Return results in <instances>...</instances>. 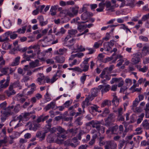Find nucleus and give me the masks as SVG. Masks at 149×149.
Here are the masks:
<instances>
[{"label": "nucleus", "mask_w": 149, "mask_h": 149, "mask_svg": "<svg viewBox=\"0 0 149 149\" xmlns=\"http://www.w3.org/2000/svg\"><path fill=\"white\" fill-rule=\"evenodd\" d=\"M7 103L6 102H4L0 104V110L2 109L4 111L6 109Z\"/></svg>", "instance_id": "obj_48"}, {"label": "nucleus", "mask_w": 149, "mask_h": 149, "mask_svg": "<svg viewBox=\"0 0 149 149\" xmlns=\"http://www.w3.org/2000/svg\"><path fill=\"white\" fill-rule=\"evenodd\" d=\"M142 128L145 130H149V123L146 119L144 120L141 124Z\"/></svg>", "instance_id": "obj_20"}, {"label": "nucleus", "mask_w": 149, "mask_h": 149, "mask_svg": "<svg viewBox=\"0 0 149 149\" xmlns=\"http://www.w3.org/2000/svg\"><path fill=\"white\" fill-rule=\"evenodd\" d=\"M20 57L19 56L15 58L13 61L11 63L10 65L12 66H15L18 65L20 63Z\"/></svg>", "instance_id": "obj_21"}, {"label": "nucleus", "mask_w": 149, "mask_h": 149, "mask_svg": "<svg viewBox=\"0 0 149 149\" xmlns=\"http://www.w3.org/2000/svg\"><path fill=\"white\" fill-rule=\"evenodd\" d=\"M66 31V30H65L63 28H61L60 29V31L57 32L56 35H62L64 34Z\"/></svg>", "instance_id": "obj_47"}, {"label": "nucleus", "mask_w": 149, "mask_h": 149, "mask_svg": "<svg viewBox=\"0 0 149 149\" xmlns=\"http://www.w3.org/2000/svg\"><path fill=\"white\" fill-rule=\"evenodd\" d=\"M11 26V21L8 19L5 22V26L7 28H9Z\"/></svg>", "instance_id": "obj_49"}, {"label": "nucleus", "mask_w": 149, "mask_h": 149, "mask_svg": "<svg viewBox=\"0 0 149 149\" xmlns=\"http://www.w3.org/2000/svg\"><path fill=\"white\" fill-rule=\"evenodd\" d=\"M40 126V125L38 123H33L32 125V127H29V130H32L34 131H36L39 128Z\"/></svg>", "instance_id": "obj_24"}, {"label": "nucleus", "mask_w": 149, "mask_h": 149, "mask_svg": "<svg viewBox=\"0 0 149 149\" xmlns=\"http://www.w3.org/2000/svg\"><path fill=\"white\" fill-rule=\"evenodd\" d=\"M37 19L39 21L40 25L41 26H44L48 23V22L47 21H44V19L42 16H39L38 17Z\"/></svg>", "instance_id": "obj_19"}, {"label": "nucleus", "mask_w": 149, "mask_h": 149, "mask_svg": "<svg viewBox=\"0 0 149 149\" xmlns=\"http://www.w3.org/2000/svg\"><path fill=\"white\" fill-rule=\"evenodd\" d=\"M39 61L38 60H36L34 61H33L29 63V65L31 67L35 68L39 66Z\"/></svg>", "instance_id": "obj_29"}, {"label": "nucleus", "mask_w": 149, "mask_h": 149, "mask_svg": "<svg viewBox=\"0 0 149 149\" xmlns=\"http://www.w3.org/2000/svg\"><path fill=\"white\" fill-rule=\"evenodd\" d=\"M125 142V141L124 140H122L120 141L119 144L118 145L119 149H121L123 147V146Z\"/></svg>", "instance_id": "obj_57"}, {"label": "nucleus", "mask_w": 149, "mask_h": 149, "mask_svg": "<svg viewBox=\"0 0 149 149\" xmlns=\"http://www.w3.org/2000/svg\"><path fill=\"white\" fill-rule=\"evenodd\" d=\"M26 26H23L22 28L18 29L15 32L17 33L20 34H23L25 32L26 30Z\"/></svg>", "instance_id": "obj_33"}, {"label": "nucleus", "mask_w": 149, "mask_h": 149, "mask_svg": "<svg viewBox=\"0 0 149 149\" xmlns=\"http://www.w3.org/2000/svg\"><path fill=\"white\" fill-rule=\"evenodd\" d=\"M88 59L85 60L83 63L80 65L81 68H83V69L82 70V72H86L88 70L89 67V65L88 64Z\"/></svg>", "instance_id": "obj_14"}, {"label": "nucleus", "mask_w": 149, "mask_h": 149, "mask_svg": "<svg viewBox=\"0 0 149 149\" xmlns=\"http://www.w3.org/2000/svg\"><path fill=\"white\" fill-rule=\"evenodd\" d=\"M93 15V14L92 13L86 11L82 14L81 15V19L82 20L85 21Z\"/></svg>", "instance_id": "obj_11"}, {"label": "nucleus", "mask_w": 149, "mask_h": 149, "mask_svg": "<svg viewBox=\"0 0 149 149\" xmlns=\"http://www.w3.org/2000/svg\"><path fill=\"white\" fill-rule=\"evenodd\" d=\"M32 114L31 112H24L21 114L19 117V118L20 121L23 120H29L30 115Z\"/></svg>", "instance_id": "obj_10"}, {"label": "nucleus", "mask_w": 149, "mask_h": 149, "mask_svg": "<svg viewBox=\"0 0 149 149\" xmlns=\"http://www.w3.org/2000/svg\"><path fill=\"white\" fill-rule=\"evenodd\" d=\"M148 69V67L146 65H144L143 67L141 68L139 70V71L143 73L146 72Z\"/></svg>", "instance_id": "obj_51"}, {"label": "nucleus", "mask_w": 149, "mask_h": 149, "mask_svg": "<svg viewBox=\"0 0 149 149\" xmlns=\"http://www.w3.org/2000/svg\"><path fill=\"white\" fill-rule=\"evenodd\" d=\"M61 72L59 70H58L56 73L54 74L51 79V83L52 84L56 81L61 76Z\"/></svg>", "instance_id": "obj_18"}, {"label": "nucleus", "mask_w": 149, "mask_h": 149, "mask_svg": "<svg viewBox=\"0 0 149 149\" xmlns=\"http://www.w3.org/2000/svg\"><path fill=\"white\" fill-rule=\"evenodd\" d=\"M139 102L138 98H136L135 100L133 102V107H136L137 105Z\"/></svg>", "instance_id": "obj_63"}, {"label": "nucleus", "mask_w": 149, "mask_h": 149, "mask_svg": "<svg viewBox=\"0 0 149 149\" xmlns=\"http://www.w3.org/2000/svg\"><path fill=\"white\" fill-rule=\"evenodd\" d=\"M89 6V4H85L83 5V6L82 8V10H80L79 12L80 13H81L84 11H87L88 7Z\"/></svg>", "instance_id": "obj_35"}, {"label": "nucleus", "mask_w": 149, "mask_h": 149, "mask_svg": "<svg viewBox=\"0 0 149 149\" xmlns=\"http://www.w3.org/2000/svg\"><path fill=\"white\" fill-rule=\"evenodd\" d=\"M84 56V54L82 53H78L74 54H73L72 56L74 57H78L79 58H81Z\"/></svg>", "instance_id": "obj_55"}, {"label": "nucleus", "mask_w": 149, "mask_h": 149, "mask_svg": "<svg viewBox=\"0 0 149 149\" xmlns=\"http://www.w3.org/2000/svg\"><path fill=\"white\" fill-rule=\"evenodd\" d=\"M37 81L39 85L44 84L45 83L44 76L38 77L37 79Z\"/></svg>", "instance_id": "obj_28"}, {"label": "nucleus", "mask_w": 149, "mask_h": 149, "mask_svg": "<svg viewBox=\"0 0 149 149\" xmlns=\"http://www.w3.org/2000/svg\"><path fill=\"white\" fill-rule=\"evenodd\" d=\"M35 90V88H32L30 90L27 92L26 95H30L33 94Z\"/></svg>", "instance_id": "obj_58"}, {"label": "nucleus", "mask_w": 149, "mask_h": 149, "mask_svg": "<svg viewBox=\"0 0 149 149\" xmlns=\"http://www.w3.org/2000/svg\"><path fill=\"white\" fill-rule=\"evenodd\" d=\"M59 15L61 17L66 16L67 15V10H63L61 11Z\"/></svg>", "instance_id": "obj_45"}, {"label": "nucleus", "mask_w": 149, "mask_h": 149, "mask_svg": "<svg viewBox=\"0 0 149 149\" xmlns=\"http://www.w3.org/2000/svg\"><path fill=\"white\" fill-rule=\"evenodd\" d=\"M13 88L11 85H10L8 89L5 91V93L8 97H10L12 95H14L16 93V92L13 90Z\"/></svg>", "instance_id": "obj_15"}, {"label": "nucleus", "mask_w": 149, "mask_h": 149, "mask_svg": "<svg viewBox=\"0 0 149 149\" xmlns=\"http://www.w3.org/2000/svg\"><path fill=\"white\" fill-rule=\"evenodd\" d=\"M57 130L59 133V134L62 133H66V132L65 130L60 126H58L57 128Z\"/></svg>", "instance_id": "obj_41"}, {"label": "nucleus", "mask_w": 149, "mask_h": 149, "mask_svg": "<svg viewBox=\"0 0 149 149\" xmlns=\"http://www.w3.org/2000/svg\"><path fill=\"white\" fill-rule=\"evenodd\" d=\"M115 116L114 114L111 113L108 116L107 119L105 121V125L109 126L114 121Z\"/></svg>", "instance_id": "obj_9"}, {"label": "nucleus", "mask_w": 149, "mask_h": 149, "mask_svg": "<svg viewBox=\"0 0 149 149\" xmlns=\"http://www.w3.org/2000/svg\"><path fill=\"white\" fill-rule=\"evenodd\" d=\"M118 128V125H115L111 128V132L112 134H116V132Z\"/></svg>", "instance_id": "obj_43"}, {"label": "nucleus", "mask_w": 149, "mask_h": 149, "mask_svg": "<svg viewBox=\"0 0 149 149\" xmlns=\"http://www.w3.org/2000/svg\"><path fill=\"white\" fill-rule=\"evenodd\" d=\"M58 135H55L53 136L50 140L52 141H55L56 143L58 144L61 143H63V139H66V136L65 135H61L60 134L57 133Z\"/></svg>", "instance_id": "obj_1"}, {"label": "nucleus", "mask_w": 149, "mask_h": 149, "mask_svg": "<svg viewBox=\"0 0 149 149\" xmlns=\"http://www.w3.org/2000/svg\"><path fill=\"white\" fill-rule=\"evenodd\" d=\"M14 135H10L9 136L11 139L13 140L17 138V136L18 135H17L18 134V133L17 132H14Z\"/></svg>", "instance_id": "obj_56"}, {"label": "nucleus", "mask_w": 149, "mask_h": 149, "mask_svg": "<svg viewBox=\"0 0 149 149\" xmlns=\"http://www.w3.org/2000/svg\"><path fill=\"white\" fill-rule=\"evenodd\" d=\"M55 59L57 63H63L65 60V58L62 56H56Z\"/></svg>", "instance_id": "obj_22"}, {"label": "nucleus", "mask_w": 149, "mask_h": 149, "mask_svg": "<svg viewBox=\"0 0 149 149\" xmlns=\"http://www.w3.org/2000/svg\"><path fill=\"white\" fill-rule=\"evenodd\" d=\"M57 108H58V107L56 105V101L53 100L47 104L44 108V109L45 111H47L50 109H56Z\"/></svg>", "instance_id": "obj_7"}, {"label": "nucleus", "mask_w": 149, "mask_h": 149, "mask_svg": "<svg viewBox=\"0 0 149 149\" xmlns=\"http://www.w3.org/2000/svg\"><path fill=\"white\" fill-rule=\"evenodd\" d=\"M110 83L111 84H113L115 82L118 83V84L117 86L119 87H121L124 83V80L121 77L113 78L110 81Z\"/></svg>", "instance_id": "obj_4"}, {"label": "nucleus", "mask_w": 149, "mask_h": 149, "mask_svg": "<svg viewBox=\"0 0 149 149\" xmlns=\"http://www.w3.org/2000/svg\"><path fill=\"white\" fill-rule=\"evenodd\" d=\"M62 119L63 121H71L72 120L73 118L72 117H66L65 116H62Z\"/></svg>", "instance_id": "obj_59"}, {"label": "nucleus", "mask_w": 149, "mask_h": 149, "mask_svg": "<svg viewBox=\"0 0 149 149\" xmlns=\"http://www.w3.org/2000/svg\"><path fill=\"white\" fill-rule=\"evenodd\" d=\"M143 53L145 54V55L149 54V47L148 46H144L142 50Z\"/></svg>", "instance_id": "obj_34"}, {"label": "nucleus", "mask_w": 149, "mask_h": 149, "mask_svg": "<svg viewBox=\"0 0 149 149\" xmlns=\"http://www.w3.org/2000/svg\"><path fill=\"white\" fill-rule=\"evenodd\" d=\"M72 101L68 100L66 101L64 104V105L65 107H68L69 106H70L72 104Z\"/></svg>", "instance_id": "obj_60"}, {"label": "nucleus", "mask_w": 149, "mask_h": 149, "mask_svg": "<svg viewBox=\"0 0 149 149\" xmlns=\"http://www.w3.org/2000/svg\"><path fill=\"white\" fill-rule=\"evenodd\" d=\"M79 9V7L78 6H75L74 7L70 8L74 16L77 15Z\"/></svg>", "instance_id": "obj_31"}, {"label": "nucleus", "mask_w": 149, "mask_h": 149, "mask_svg": "<svg viewBox=\"0 0 149 149\" xmlns=\"http://www.w3.org/2000/svg\"><path fill=\"white\" fill-rule=\"evenodd\" d=\"M117 144L113 141H106L105 149H116Z\"/></svg>", "instance_id": "obj_3"}, {"label": "nucleus", "mask_w": 149, "mask_h": 149, "mask_svg": "<svg viewBox=\"0 0 149 149\" xmlns=\"http://www.w3.org/2000/svg\"><path fill=\"white\" fill-rule=\"evenodd\" d=\"M78 128H76L75 129H71L69 130V132L71 133L74 136L76 134L77 132Z\"/></svg>", "instance_id": "obj_46"}, {"label": "nucleus", "mask_w": 149, "mask_h": 149, "mask_svg": "<svg viewBox=\"0 0 149 149\" xmlns=\"http://www.w3.org/2000/svg\"><path fill=\"white\" fill-rule=\"evenodd\" d=\"M113 98L112 100V102L115 105L118 104L119 103V101L116 95V94L115 93H114L113 95Z\"/></svg>", "instance_id": "obj_32"}, {"label": "nucleus", "mask_w": 149, "mask_h": 149, "mask_svg": "<svg viewBox=\"0 0 149 149\" xmlns=\"http://www.w3.org/2000/svg\"><path fill=\"white\" fill-rule=\"evenodd\" d=\"M142 128L141 127H138L136 129V134H140L142 132L141 130Z\"/></svg>", "instance_id": "obj_62"}, {"label": "nucleus", "mask_w": 149, "mask_h": 149, "mask_svg": "<svg viewBox=\"0 0 149 149\" xmlns=\"http://www.w3.org/2000/svg\"><path fill=\"white\" fill-rule=\"evenodd\" d=\"M104 47L107 51H110L112 48L106 42L104 44Z\"/></svg>", "instance_id": "obj_38"}, {"label": "nucleus", "mask_w": 149, "mask_h": 149, "mask_svg": "<svg viewBox=\"0 0 149 149\" xmlns=\"http://www.w3.org/2000/svg\"><path fill=\"white\" fill-rule=\"evenodd\" d=\"M46 132H44L42 134L40 132H37L36 136L38 138L40 139V140L42 141L44 139Z\"/></svg>", "instance_id": "obj_23"}, {"label": "nucleus", "mask_w": 149, "mask_h": 149, "mask_svg": "<svg viewBox=\"0 0 149 149\" xmlns=\"http://www.w3.org/2000/svg\"><path fill=\"white\" fill-rule=\"evenodd\" d=\"M48 89L47 90V92L44 97L45 99V102H47L50 101L51 100L50 97V95L49 93L48 92Z\"/></svg>", "instance_id": "obj_30"}, {"label": "nucleus", "mask_w": 149, "mask_h": 149, "mask_svg": "<svg viewBox=\"0 0 149 149\" xmlns=\"http://www.w3.org/2000/svg\"><path fill=\"white\" fill-rule=\"evenodd\" d=\"M65 52L66 49H60L57 51V53L58 54L62 55L64 54Z\"/></svg>", "instance_id": "obj_61"}, {"label": "nucleus", "mask_w": 149, "mask_h": 149, "mask_svg": "<svg viewBox=\"0 0 149 149\" xmlns=\"http://www.w3.org/2000/svg\"><path fill=\"white\" fill-rule=\"evenodd\" d=\"M11 33V32L8 31L6 32L2 36H0V42H2L9 40V36Z\"/></svg>", "instance_id": "obj_13"}, {"label": "nucleus", "mask_w": 149, "mask_h": 149, "mask_svg": "<svg viewBox=\"0 0 149 149\" xmlns=\"http://www.w3.org/2000/svg\"><path fill=\"white\" fill-rule=\"evenodd\" d=\"M106 69H104L101 73L100 75L101 78L102 79H105L107 81H109L111 79V75L109 72L105 70Z\"/></svg>", "instance_id": "obj_5"}, {"label": "nucleus", "mask_w": 149, "mask_h": 149, "mask_svg": "<svg viewBox=\"0 0 149 149\" xmlns=\"http://www.w3.org/2000/svg\"><path fill=\"white\" fill-rule=\"evenodd\" d=\"M114 66L113 65H111L109 67L105 68L104 69H106L105 70L109 73H111V72L114 68Z\"/></svg>", "instance_id": "obj_44"}, {"label": "nucleus", "mask_w": 149, "mask_h": 149, "mask_svg": "<svg viewBox=\"0 0 149 149\" xmlns=\"http://www.w3.org/2000/svg\"><path fill=\"white\" fill-rule=\"evenodd\" d=\"M87 75H86L85 74H82V76H81L80 77V81L83 84L84 83V81H85L86 77Z\"/></svg>", "instance_id": "obj_53"}, {"label": "nucleus", "mask_w": 149, "mask_h": 149, "mask_svg": "<svg viewBox=\"0 0 149 149\" xmlns=\"http://www.w3.org/2000/svg\"><path fill=\"white\" fill-rule=\"evenodd\" d=\"M110 88L111 86L109 84L105 86L100 85L98 86V89L101 91L102 93L108 91Z\"/></svg>", "instance_id": "obj_12"}, {"label": "nucleus", "mask_w": 149, "mask_h": 149, "mask_svg": "<svg viewBox=\"0 0 149 149\" xmlns=\"http://www.w3.org/2000/svg\"><path fill=\"white\" fill-rule=\"evenodd\" d=\"M9 69V68L7 67H5L4 68L0 69L1 72L4 74H6L8 73V71Z\"/></svg>", "instance_id": "obj_40"}, {"label": "nucleus", "mask_w": 149, "mask_h": 149, "mask_svg": "<svg viewBox=\"0 0 149 149\" xmlns=\"http://www.w3.org/2000/svg\"><path fill=\"white\" fill-rule=\"evenodd\" d=\"M13 106H10L8 107L4 111L1 110V112L5 116H8L13 114Z\"/></svg>", "instance_id": "obj_6"}, {"label": "nucleus", "mask_w": 149, "mask_h": 149, "mask_svg": "<svg viewBox=\"0 0 149 149\" xmlns=\"http://www.w3.org/2000/svg\"><path fill=\"white\" fill-rule=\"evenodd\" d=\"M71 140L69 139L67 140L65 142V144L68 146H71L74 147H75L78 145V143L73 144V143H68V141H70Z\"/></svg>", "instance_id": "obj_39"}, {"label": "nucleus", "mask_w": 149, "mask_h": 149, "mask_svg": "<svg viewBox=\"0 0 149 149\" xmlns=\"http://www.w3.org/2000/svg\"><path fill=\"white\" fill-rule=\"evenodd\" d=\"M21 107L20 104H18L15 106L13 110L15 113H17L21 110Z\"/></svg>", "instance_id": "obj_36"}, {"label": "nucleus", "mask_w": 149, "mask_h": 149, "mask_svg": "<svg viewBox=\"0 0 149 149\" xmlns=\"http://www.w3.org/2000/svg\"><path fill=\"white\" fill-rule=\"evenodd\" d=\"M5 81V79H4L0 81V84H1L0 87L2 88H5L9 85L10 81V77L9 76H7L6 80V81L4 84H3V83Z\"/></svg>", "instance_id": "obj_8"}, {"label": "nucleus", "mask_w": 149, "mask_h": 149, "mask_svg": "<svg viewBox=\"0 0 149 149\" xmlns=\"http://www.w3.org/2000/svg\"><path fill=\"white\" fill-rule=\"evenodd\" d=\"M89 125H91L93 128H95L97 130H99L100 125L99 122L96 121H91L88 123Z\"/></svg>", "instance_id": "obj_16"}, {"label": "nucleus", "mask_w": 149, "mask_h": 149, "mask_svg": "<svg viewBox=\"0 0 149 149\" xmlns=\"http://www.w3.org/2000/svg\"><path fill=\"white\" fill-rule=\"evenodd\" d=\"M33 54L29 55H27L26 54H24V58L26 59V61H30V58L33 57Z\"/></svg>", "instance_id": "obj_52"}, {"label": "nucleus", "mask_w": 149, "mask_h": 149, "mask_svg": "<svg viewBox=\"0 0 149 149\" xmlns=\"http://www.w3.org/2000/svg\"><path fill=\"white\" fill-rule=\"evenodd\" d=\"M50 131L52 133L50 135H48L47 137V140L49 139H50V140L49 141H51L50 140L51 139V138L52 137H51V136H54V135H56V134H54L53 133L55 132L57 130V128H56L55 127H53L52 128H51L50 129Z\"/></svg>", "instance_id": "obj_25"}, {"label": "nucleus", "mask_w": 149, "mask_h": 149, "mask_svg": "<svg viewBox=\"0 0 149 149\" xmlns=\"http://www.w3.org/2000/svg\"><path fill=\"white\" fill-rule=\"evenodd\" d=\"M68 33L69 35H68L65 37V41H67L70 38H71L70 36H74L76 34L77 32V31L75 29H71L68 31Z\"/></svg>", "instance_id": "obj_17"}, {"label": "nucleus", "mask_w": 149, "mask_h": 149, "mask_svg": "<svg viewBox=\"0 0 149 149\" xmlns=\"http://www.w3.org/2000/svg\"><path fill=\"white\" fill-rule=\"evenodd\" d=\"M120 25L121 26L120 27V29H123L124 30H126V32H127L128 31H129L130 32H131V31L128 28L127 26H125L124 24H120Z\"/></svg>", "instance_id": "obj_54"}, {"label": "nucleus", "mask_w": 149, "mask_h": 149, "mask_svg": "<svg viewBox=\"0 0 149 149\" xmlns=\"http://www.w3.org/2000/svg\"><path fill=\"white\" fill-rule=\"evenodd\" d=\"M100 90L98 89V86L97 88H94L91 90V94L94 96L96 97L98 93L100 91Z\"/></svg>", "instance_id": "obj_26"}, {"label": "nucleus", "mask_w": 149, "mask_h": 149, "mask_svg": "<svg viewBox=\"0 0 149 149\" xmlns=\"http://www.w3.org/2000/svg\"><path fill=\"white\" fill-rule=\"evenodd\" d=\"M105 3L107 8L108 9L107 10H110L113 7L111 5V2L109 1H107Z\"/></svg>", "instance_id": "obj_37"}, {"label": "nucleus", "mask_w": 149, "mask_h": 149, "mask_svg": "<svg viewBox=\"0 0 149 149\" xmlns=\"http://www.w3.org/2000/svg\"><path fill=\"white\" fill-rule=\"evenodd\" d=\"M81 117H78L75 121L76 124L78 125H81L82 124V122L81 121Z\"/></svg>", "instance_id": "obj_50"}, {"label": "nucleus", "mask_w": 149, "mask_h": 149, "mask_svg": "<svg viewBox=\"0 0 149 149\" xmlns=\"http://www.w3.org/2000/svg\"><path fill=\"white\" fill-rule=\"evenodd\" d=\"M89 101H90L88 100L87 98H86L85 100L83 101L82 104V107L83 109V111L84 112V109L85 107L87 106L90 104Z\"/></svg>", "instance_id": "obj_27"}, {"label": "nucleus", "mask_w": 149, "mask_h": 149, "mask_svg": "<svg viewBox=\"0 0 149 149\" xmlns=\"http://www.w3.org/2000/svg\"><path fill=\"white\" fill-rule=\"evenodd\" d=\"M110 36V34L108 33H107L106 34L105 36L102 39L101 44H102L104 41H107L109 40V39Z\"/></svg>", "instance_id": "obj_42"}, {"label": "nucleus", "mask_w": 149, "mask_h": 149, "mask_svg": "<svg viewBox=\"0 0 149 149\" xmlns=\"http://www.w3.org/2000/svg\"><path fill=\"white\" fill-rule=\"evenodd\" d=\"M132 56L131 61L133 64H136L141 61V58L142 57V55L141 53L139 52L133 54Z\"/></svg>", "instance_id": "obj_2"}, {"label": "nucleus", "mask_w": 149, "mask_h": 149, "mask_svg": "<svg viewBox=\"0 0 149 149\" xmlns=\"http://www.w3.org/2000/svg\"><path fill=\"white\" fill-rule=\"evenodd\" d=\"M72 13V11L70 8V10L67 11V15L70 17H73L74 16V15Z\"/></svg>", "instance_id": "obj_64"}]
</instances>
